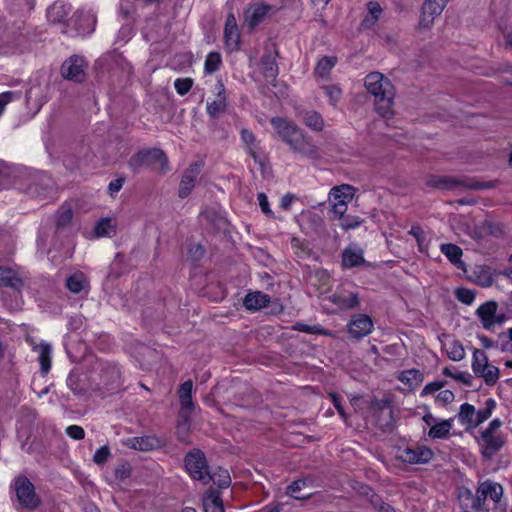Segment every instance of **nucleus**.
Wrapping results in <instances>:
<instances>
[{
    "mask_svg": "<svg viewBox=\"0 0 512 512\" xmlns=\"http://www.w3.org/2000/svg\"><path fill=\"white\" fill-rule=\"evenodd\" d=\"M365 88L375 98V109L383 118L393 116L395 90L392 82L380 72L369 73L365 77Z\"/></svg>",
    "mask_w": 512,
    "mask_h": 512,
    "instance_id": "f257e3e1",
    "label": "nucleus"
},
{
    "mask_svg": "<svg viewBox=\"0 0 512 512\" xmlns=\"http://www.w3.org/2000/svg\"><path fill=\"white\" fill-rule=\"evenodd\" d=\"M502 425L503 422L499 418H495L486 428L479 431L477 443L484 458H493L504 446L505 438L501 432Z\"/></svg>",
    "mask_w": 512,
    "mask_h": 512,
    "instance_id": "f03ea898",
    "label": "nucleus"
},
{
    "mask_svg": "<svg viewBox=\"0 0 512 512\" xmlns=\"http://www.w3.org/2000/svg\"><path fill=\"white\" fill-rule=\"evenodd\" d=\"M496 405V401L493 398L486 399L484 406L478 410L473 405L464 403L460 406L458 420L462 425L476 428L490 418Z\"/></svg>",
    "mask_w": 512,
    "mask_h": 512,
    "instance_id": "7ed1b4c3",
    "label": "nucleus"
},
{
    "mask_svg": "<svg viewBox=\"0 0 512 512\" xmlns=\"http://www.w3.org/2000/svg\"><path fill=\"white\" fill-rule=\"evenodd\" d=\"M433 457V451L424 445L398 447L396 458L407 464H426Z\"/></svg>",
    "mask_w": 512,
    "mask_h": 512,
    "instance_id": "20e7f679",
    "label": "nucleus"
},
{
    "mask_svg": "<svg viewBox=\"0 0 512 512\" xmlns=\"http://www.w3.org/2000/svg\"><path fill=\"white\" fill-rule=\"evenodd\" d=\"M17 500L21 507L35 509L40 504V499L34 491L33 484L25 477H19L15 482Z\"/></svg>",
    "mask_w": 512,
    "mask_h": 512,
    "instance_id": "39448f33",
    "label": "nucleus"
},
{
    "mask_svg": "<svg viewBox=\"0 0 512 512\" xmlns=\"http://www.w3.org/2000/svg\"><path fill=\"white\" fill-rule=\"evenodd\" d=\"M213 92L215 93V98L207 101L206 112L210 118L218 119L228 108L226 88L221 79H218L215 83Z\"/></svg>",
    "mask_w": 512,
    "mask_h": 512,
    "instance_id": "423d86ee",
    "label": "nucleus"
},
{
    "mask_svg": "<svg viewBox=\"0 0 512 512\" xmlns=\"http://www.w3.org/2000/svg\"><path fill=\"white\" fill-rule=\"evenodd\" d=\"M474 360L472 368L475 375L479 376L484 382L493 386L499 379V369L493 364L489 363L486 354H473Z\"/></svg>",
    "mask_w": 512,
    "mask_h": 512,
    "instance_id": "0eeeda50",
    "label": "nucleus"
},
{
    "mask_svg": "<svg viewBox=\"0 0 512 512\" xmlns=\"http://www.w3.org/2000/svg\"><path fill=\"white\" fill-rule=\"evenodd\" d=\"M450 0H424L421 7L419 27L430 29L434 20L439 17Z\"/></svg>",
    "mask_w": 512,
    "mask_h": 512,
    "instance_id": "6e6552de",
    "label": "nucleus"
},
{
    "mask_svg": "<svg viewBox=\"0 0 512 512\" xmlns=\"http://www.w3.org/2000/svg\"><path fill=\"white\" fill-rule=\"evenodd\" d=\"M270 122L278 137L289 147L303 132L295 123L283 117H273Z\"/></svg>",
    "mask_w": 512,
    "mask_h": 512,
    "instance_id": "1a4fd4ad",
    "label": "nucleus"
},
{
    "mask_svg": "<svg viewBox=\"0 0 512 512\" xmlns=\"http://www.w3.org/2000/svg\"><path fill=\"white\" fill-rule=\"evenodd\" d=\"M185 467L193 479L201 482L206 481L208 469L205 456L201 451L197 450L187 454Z\"/></svg>",
    "mask_w": 512,
    "mask_h": 512,
    "instance_id": "9d476101",
    "label": "nucleus"
},
{
    "mask_svg": "<svg viewBox=\"0 0 512 512\" xmlns=\"http://www.w3.org/2000/svg\"><path fill=\"white\" fill-rule=\"evenodd\" d=\"M290 150L301 158L316 160L320 158V149L313 139L304 132L289 147Z\"/></svg>",
    "mask_w": 512,
    "mask_h": 512,
    "instance_id": "9b49d317",
    "label": "nucleus"
},
{
    "mask_svg": "<svg viewBox=\"0 0 512 512\" xmlns=\"http://www.w3.org/2000/svg\"><path fill=\"white\" fill-rule=\"evenodd\" d=\"M86 67V61L82 57L72 56L62 64L61 74L67 80L83 82L86 77Z\"/></svg>",
    "mask_w": 512,
    "mask_h": 512,
    "instance_id": "f8f14e48",
    "label": "nucleus"
},
{
    "mask_svg": "<svg viewBox=\"0 0 512 512\" xmlns=\"http://www.w3.org/2000/svg\"><path fill=\"white\" fill-rule=\"evenodd\" d=\"M330 301L337 310H351L359 306V294L356 291L348 290L341 286L331 296Z\"/></svg>",
    "mask_w": 512,
    "mask_h": 512,
    "instance_id": "ddd939ff",
    "label": "nucleus"
},
{
    "mask_svg": "<svg viewBox=\"0 0 512 512\" xmlns=\"http://www.w3.org/2000/svg\"><path fill=\"white\" fill-rule=\"evenodd\" d=\"M476 492L484 501L490 499L495 505H498L503 497L504 489L500 483L487 479L479 483Z\"/></svg>",
    "mask_w": 512,
    "mask_h": 512,
    "instance_id": "4468645a",
    "label": "nucleus"
},
{
    "mask_svg": "<svg viewBox=\"0 0 512 512\" xmlns=\"http://www.w3.org/2000/svg\"><path fill=\"white\" fill-rule=\"evenodd\" d=\"M373 329V321L366 314H357L348 324L349 334L358 339L368 335Z\"/></svg>",
    "mask_w": 512,
    "mask_h": 512,
    "instance_id": "2eb2a0df",
    "label": "nucleus"
},
{
    "mask_svg": "<svg viewBox=\"0 0 512 512\" xmlns=\"http://www.w3.org/2000/svg\"><path fill=\"white\" fill-rule=\"evenodd\" d=\"M341 264L344 269L360 267L366 264L364 251L356 245H349L342 251Z\"/></svg>",
    "mask_w": 512,
    "mask_h": 512,
    "instance_id": "dca6fc26",
    "label": "nucleus"
},
{
    "mask_svg": "<svg viewBox=\"0 0 512 512\" xmlns=\"http://www.w3.org/2000/svg\"><path fill=\"white\" fill-rule=\"evenodd\" d=\"M224 41L230 51L237 50L240 43V32L233 13H229L224 27Z\"/></svg>",
    "mask_w": 512,
    "mask_h": 512,
    "instance_id": "f3484780",
    "label": "nucleus"
},
{
    "mask_svg": "<svg viewBox=\"0 0 512 512\" xmlns=\"http://www.w3.org/2000/svg\"><path fill=\"white\" fill-rule=\"evenodd\" d=\"M423 420L430 427L428 435L434 439L447 437L453 426V419L437 422L431 414L425 415Z\"/></svg>",
    "mask_w": 512,
    "mask_h": 512,
    "instance_id": "a211bd4d",
    "label": "nucleus"
},
{
    "mask_svg": "<svg viewBox=\"0 0 512 512\" xmlns=\"http://www.w3.org/2000/svg\"><path fill=\"white\" fill-rule=\"evenodd\" d=\"M273 10L271 5L257 3L250 5L244 12V19L250 29L255 28L265 16Z\"/></svg>",
    "mask_w": 512,
    "mask_h": 512,
    "instance_id": "6ab92c4d",
    "label": "nucleus"
},
{
    "mask_svg": "<svg viewBox=\"0 0 512 512\" xmlns=\"http://www.w3.org/2000/svg\"><path fill=\"white\" fill-rule=\"evenodd\" d=\"M460 505L462 512H488L485 507V501L476 492L473 494L466 490L460 494Z\"/></svg>",
    "mask_w": 512,
    "mask_h": 512,
    "instance_id": "aec40b11",
    "label": "nucleus"
},
{
    "mask_svg": "<svg viewBox=\"0 0 512 512\" xmlns=\"http://www.w3.org/2000/svg\"><path fill=\"white\" fill-rule=\"evenodd\" d=\"M498 310V304L496 301H487L480 305L475 314L480 319L481 325L486 330L493 329V320L495 318L496 312Z\"/></svg>",
    "mask_w": 512,
    "mask_h": 512,
    "instance_id": "412c9836",
    "label": "nucleus"
},
{
    "mask_svg": "<svg viewBox=\"0 0 512 512\" xmlns=\"http://www.w3.org/2000/svg\"><path fill=\"white\" fill-rule=\"evenodd\" d=\"M66 288L73 294L84 293L87 295L90 290V283L83 272H75L66 279Z\"/></svg>",
    "mask_w": 512,
    "mask_h": 512,
    "instance_id": "4be33fe9",
    "label": "nucleus"
},
{
    "mask_svg": "<svg viewBox=\"0 0 512 512\" xmlns=\"http://www.w3.org/2000/svg\"><path fill=\"white\" fill-rule=\"evenodd\" d=\"M426 184L441 190H455L465 186L461 179L451 176H429Z\"/></svg>",
    "mask_w": 512,
    "mask_h": 512,
    "instance_id": "5701e85b",
    "label": "nucleus"
},
{
    "mask_svg": "<svg viewBox=\"0 0 512 512\" xmlns=\"http://www.w3.org/2000/svg\"><path fill=\"white\" fill-rule=\"evenodd\" d=\"M199 173L200 166L197 163L190 165V167L184 172L179 186V196L181 198H185L190 194Z\"/></svg>",
    "mask_w": 512,
    "mask_h": 512,
    "instance_id": "b1692460",
    "label": "nucleus"
},
{
    "mask_svg": "<svg viewBox=\"0 0 512 512\" xmlns=\"http://www.w3.org/2000/svg\"><path fill=\"white\" fill-rule=\"evenodd\" d=\"M96 25V16L90 11H78L75 14V26L77 31L82 34H90L94 31Z\"/></svg>",
    "mask_w": 512,
    "mask_h": 512,
    "instance_id": "393cba45",
    "label": "nucleus"
},
{
    "mask_svg": "<svg viewBox=\"0 0 512 512\" xmlns=\"http://www.w3.org/2000/svg\"><path fill=\"white\" fill-rule=\"evenodd\" d=\"M270 302L269 295L256 291L248 293L244 300L243 305L247 310H260L266 307Z\"/></svg>",
    "mask_w": 512,
    "mask_h": 512,
    "instance_id": "a878e982",
    "label": "nucleus"
},
{
    "mask_svg": "<svg viewBox=\"0 0 512 512\" xmlns=\"http://www.w3.org/2000/svg\"><path fill=\"white\" fill-rule=\"evenodd\" d=\"M69 11V6L61 1H56L47 9V19L53 24L63 23Z\"/></svg>",
    "mask_w": 512,
    "mask_h": 512,
    "instance_id": "bb28decb",
    "label": "nucleus"
},
{
    "mask_svg": "<svg viewBox=\"0 0 512 512\" xmlns=\"http://www.w3.org/2000/svg\"><path fill=\"white\" fill-rule=\"evenodd\" d=\"M354 192V187L348 184H343L331 189L329 199L331 202L337 201L342 203H349L354 197Z\"/></svg>",
    "mask_w": 512,
    "mask_h": 512,
    "instance_id": "cd10ccee",
    "label": "nucleus"
},
{
    "mask_svg": "<svg viewBox=\"0 0 512 512\" xmlns=\"http://www.w3.org/2000/svg\"><path fill=\"white\" fill-rule=\"evenodd\" d=\"M210 481L219 488H227L231 484V478L228 471L221 467L216 468L212 472L207 471V478L203 483L208 484Z\"/></svg>",
    "mask_w": 512,
    "mask_h": 512,
    "instance_id": "c85d7f7f",
    "label": "nucleus"
},
{
    "mask_svg": "<svg viewBox=\"0 0 512 512\" xmlns=\"http://www.w3.org/2000/svg\"><path fill=\"white\" fill-rule=\"evenodd\" d=\"M440 251L449 259V261L458 268L464 267V262L461 260L462 249L452 243L441 244Z\"/></svg>",
    "mask_w": 512,
    "mask_h": 512,
    "instance_id": "c756f323",
    "label": "nucleus"
},
{
    "mask_svg": "<svg viewBox=\"0 0 512 512\" xmlns=\"http://www.w3.org/2000/svg\"><path fill=\"white\" fill-rule=\"evenodd\" d=\"M205 512H224L223 502L218 492L210 490L203 497Z\"/></svg>",
    "mask_w": 512,
    "mask_h": 512,
    "instance_id": "7c9ffc66",
    "label": "nucleus"
},
{
    "mask_svg": "<svg viewBox=\"0 0 512 512\" xmlns=\"http://www.w3.org/2000/svg\"><path fill=\"white\" fill-rule=\"evenodd\" d=\"M128 446L140 451H149L156 448L159 444L158 440L151 436H141L130 438L127 442Z\"/></svg>",
    "mask_w": 512,
    "mask_h": 512,
    "instance_id": "2f4dec72",
    "label": "nucleus"
},
{
    "mask_svg": "<svg viewBox=\"0 0 512 512\" xmlns=\"http://www.w3.org/2000/svg\"><path fill=\"white\" fill-rule=\"evenodd\" d=\"M0 286L19 290L23 286V282L13 270L0 266Z\"/></svg>",
    "mask_w": 512,
    "mask_h": 512,
    "instance_id": "473e14b6",
    "label": "nucleus"
},
{
    "mask_svg": "<svg viewBox=\"0 0 512 512\" xmlns=\"http://www.w3.org/2000/svg\"><path fill=\"white\" fill-rule=\"evenodd\" d=\"M149 165L159 169L162 172L169 170L168 158L161 149L153 148L148 150Z\"/></svg>",
    "mask_w": 512,
    "mask_h": 512,
    "instance_id": "72a5a7b5",
    "label": "nucleus"
},
{
    "mask_svg": "<svg viewBox=\"0 0 512 512\" xmlns=\"http://www.w3.org/2000/svg\"><path fill=\"white\" fill-rule=\"evenodd\" d=\"M303 123L314 131H322L324 128V119L315 110H308L302 113Z\"/></svg>",
    "mask_w": 512,
    "mask_h": 512,
    "instance_id": "f704fd0d",
    "label": "nucleus"
},
{
    "mask_svg": "<svg viewBox=\"0 0 512 512\" xmlns=\"http://www.w3.org/2000/svg\"><path fill=\"white\" fill-rule=\"evenodd\" d=\"M192 389L193 383L190 380L184 382L179 388L178 396L182 410H191L193 408Z\"/></svg>",
    "mask_w": 512,
    "mask_h": 512,
    "instance_id": "c9c22d12",
    "label": "nucleus"
},
{
    "mask_svg": "<svg viewBox=\"0 0 512 512\" xmlns=\"http://www.w3.org/2000/svg\"><path fill=\"white\" fill-rule=\"evenodd\" d=\"M261 70L265 78L274 80L278 74V66L275 58L269 54L261 59Z\"/></svg>",
    "mask_w": 512,
    "mask_h": 512,
    "instance_id": "e433bc0d",
    "label": "nucleus"
},
{
    "mask_svg": "<svg viewBox=\"0 0 512 512\" xmlns=\"http://www.w3.org/2000/svg\"><path fill=\"white\" fill-rule=\"evenodd\" d=\"M97 237H112L116 234V225L111 218L101 219L95 226Z\"/></svg>",
    "mask_w": 512,
    "mask_h": 512,
    "instance_id": "4c0bfd02",
    "label": "nucleus"
},
{
    "mask_svg": "<svg viewBox=\"0 0 512 512\" xmlns=\"http://www.w3.org/2000/svg\"><path fill=\"white\" fill-rule=\"evenodd\" d=\"M367 9H368V14L363 19L362 26H364L365 28H370L379 19L380 15L382 13V8H381L380 4L377 2H369L367 5Z\"/></svg>",
    "mask_w": 512,
    "mask_h": 512,
    "instance_id": "58836bf2",
    "label": "nucleus"
},
{
    "mask_svg": "<svg viewBox=\"0 0 512 512\" xmlns=\"http://www.w3.org/2000/svg\"><path fill=\"white\" fill-rule=\"evenodd\" d=\"M337 62V58L334 56H325L319 59L316 67H315V74L320 77L327 76L331 69L335 66Z\"/></svg>",
    "mask_w": 512,
    "mask_h": 512,
    "instance_id": "ea45409f",
    "label": "nucleus"
},
{
    "mask_svg": "<svg viewBox=\"0 0 512 512\" xmlns=\"http://www.w3.org/2000/svg\"><path fill=\"white\" fill-rule=\"evenodd\" d=\"M399 380L409 387H414L423 381V374L417 369H410L401 372Z\"/></svg>",
    "mask_w": 512,
    "mask_h": 512,
    "instance_id": "a19ab883",
    "label": "nucleus"
},
{
    "mask_svg": "<svg viewBox=\"0 0 512 512\" xmlns=\"http://www.w3.org/2000/svg\"><path fill=\"white\" fill-rule=\"evenodd\" d=\"M221 63V55L218 52H210L206 56L204 70L207 74H212L219 69Z\"/></svg>",
    "mask_w": 512,
    "mask_h": 512,
    "instance_id": "79ce46f5",
    "label": "nucleus"
},
{
    "mask_svg": "<svg viewBox=\"0 0 512 512\" xmlns=\"http://www.w3.org/2000/svg\"><path fill=\"white\" fill-rule=\"evenodd\" d=\"M325 96L329 99L332 106H336L342 98V90L339 86L330 84L322 87Z\"/></svg>",
    "mask_w": 512,
    "mask_h": 512,
    "instance_id": "37998d69",
    "label": "nucleus"
},
{
    "mask_svg": "<svg viewBox=\"0 0 512 512\" xmlns=\"http://www.w3.org/2000/svg\"><path fill=\"white\" fill-rule=\"evenodd\" d=\"M27 342L30 344L32 350H34L35 352L46 353L50 352L52 349V346L49 342L35 336L28 335Z\"/></svg>",
    "mask_w": 512,
    "mask_h": 512,
    "instance_id": "c03bdc74",
    "label": "nucleus"
},
{
    "mask_svg": "<svg viewBox=\"0 0 512 512\" xmlns=\"http://www.w3.org/2000/svg\"><path fill=\"white\" fill-rule=\"evenodd\" d=\"M129 165L134 172H137L140 167L149 166L148 150L134 155L131 158Z\"/></svg>",
    "mask_w": 512,
    "mask_h": 512,
    "instance_id": "a18cd8bd",
    "label": "nucleus"
},
{
    "mask_svg": "<svg viewBox=\"0 0 512 512\" xmlns=\"http://www.w3.org/2000/svg\"><path fill=\"white\" fill-rule=\"evenodd\" d=\"M73 212L71 208L62 206L56 213V225L65 227L72 220Z\"/></svg>",
    "mask_w": 512,
    "mask_h": 512,
    "instance_id": "49530a36",
    "label": "nucleus"
},
{
    "mask_svg": "<svg viewBox=\"0 0 512 512\" xmlns=\"http://www.w3.org/2000/svg\"><path fill=\"white\" fill-rule=\"evenodd\" d=\"M443 373L461 383L469 384L471 375L468 372L458 371L455 368H444Z\"/></svg>",
    "mask_w": 512,
    "mask_h": 512,
    "instance_id": "de8ad7c7",
    "label": "nucleus"
},
{
    "mask_svg": "<svg viewBox=\"0 0 512 512\" xmlns=\"http://www.w3.org/2000/svg\"><path fill=\"white\" fill-rule=\"evenodd\" d=\"M241 137H242V140L245 142V144L248 146V153L255 159L257 160V155H256V151H255V136L253 135V133L247 129H243L241 131Z\"/></svg>",
    "mask_w": 512,
    "mask_h": 512,
    "instance_id": "09e8293b",
    "label": "nucleus"
},
{
    "mask_svg": "<svg viewBox=\"0 0 512 512\" xmlns=\"http://www.w3.org/2000/svg\"><path fill=\"white\" fill-rule=\"evenodd\" d=\"M193 86L192 78H177L174 82V87L178 94L185 95L187 94Z\"/></svg>",
    "mask_w": 512,
    "mask_h": 512,
    "instance_id": "8fccbe9b",
    "label": "nucleus"
},
{
    "mask_svg": "<svg viewBox=\"0 0 512 512\" xmlns=\"http://www.w3.org/2000/svg\"><path fill=\"white\" fill-rule=\"evenodd\" d=\"M307 484L306 480H296L293 483H291L287 488V494L294 497L297 500L300 499H306L309 496H299L298 493L301 491L303 487H305Z\"/></svg>",
    "mask_w": 512,
    "mask_h": 512,
    "instance_id": "3c124183",
    "label": "nucleus"
},
{
    "mask_svg": "<svg viewBox=\"0 0 512 512\" xmlns=\"http://www.w3.org/2000/svg\"><path fill=\"white\" fill-rule=\"evenodd\" d=\"M21 93L18 91H5L0 94V116L3 114L5 107L13 100L19 99Z\"/></svg>",
    "mask_w": 512,
    "mask_h": 512,
    "instance_id": "603ef678",
    "label": "nucleus"
},
{
    "mask_svg": "<svg viewBox=\"0 0 512 512\" xmlns=\"http://www.w3.org/2000/svg\"><path fill=\"white\" fill-rule=\"evenodd\" d=\"M111 456L110 448L107 445L101 446L93 455V462L97 465H103Z\"/></svg>",
    "mask_w": 512,
    "mask_h": 512,
    "instance_id": "864d4df0",
    "label": "nucleus"
},
{
    "mask_svg": "<svg viewBox=\"0 0 512 512\" xmlns=\"http://www.w3.org/2000/svg\"><path fill=\"white\" fill-rule=\"evenodd\" d=\"M456 298L460 302L470 305L475 299V292L468 288H458L456 290Z\"/></svg>",
    "mask_w": 512,
    "mask_h": 512,
    "instance_id": "5fc2aeb1",
    "label": "nucleus"
},
{
    "mask_svg": "<svg viewBox=\"0 0 512 512\" xmlns=\"http://www.w3.org/2000/svg\"><path fill=\"white\" fill-rule=\"evenodd\" d=\"M340 221H341L340 226L344 230L355 229L362 223V221L360 220V218L358 216H351V215H348V216L344 215L343 218L340 219Z\"/></svg>",
    "mask_w": 512,
    "mask_h": 512,
    "instance_id": "6e6d98bb",
    "label": "nucleus"
},
{
    "mask_svg": "<svg viewBox=\"0 0 512 512\" xmlns=\"http://www.w3.org/2000/svg\"><path fill=\"white\" fill-rule=\"evenodd\" d=\"M347 204L348 203H342L337 201L332 202L331 214L333 215L334 219L340 220L341 218H343L347 211Z\"/></svg>",
    "mask_w": 512,
    "mask_h": 512,
    "instance_id": "4d7b16f0",
    "label": "nucleus"
},
{
    "mask_svg": "<svg viewBox=\"0 0 512 512\" xmlns=\"http://www.w3.org/2000/svg\"><path fill=\"white\" fill-rule=\"evenodd\" d=\"M66 434L74 440H82L85 437V431L79 425L68 426L66 428Z\"/></svg>",
    "mask_w": 512,
    "mask_h": 512,
    "instance_id": "13d9d810",
    "label": "nucleus"
},
{
    "mask_svg": "<svg viewBox=\"0 0 512 512\" xmlns=\"http://www.w3.org/2000/svg\"><path fill=\"white\" fill-rule=\"evenodd\" d=\"M188 255L193 261H198L203 257L204 249L200 244L192 243L188 247Z\"/></svg>",
    "mask_w": 512,
    "mask_h": 512,
    "instance_id": "bf43d9fd",
    "label": "nucleus"
},
{
    "mask_svg": "<svg viewBox=\"0 0 512 512\" xmlns=\"http://www.w3.org/2000/svg\"><path fill=\"white\" fill-rule=\"evenodd\" d=\"M409 234L416 239L419 249L423 251V245L425 242V234L423 229L420 226H412V228L409 231Z\"/></svg>",
    "mask_w": 512,
    "mask_h": 512,
    "instance_id": "052dcab7",
    "label": "nucleus"
},
{
    "mask_svg": "<svg viewBox=\"0 0 512 512\" xmlns=\"http://www.w3.org/2000/svg\"><path fill=\"white\" fill-rule=\"evenodd\" d=\"M131 474V466L128 463L120 464L115 470V476L117 479L124 480Z\"/></svg>",
    "mask_w": 512,
    "mask_h": 512,
    "instance_id": "680f3d73",
    "label": "nucleus"
},
{
    "mask_svg": "<svg viewBox=\"0 0 512 512\" xmlns=\"http://www.w3.org/2000/svg\"><path fill=\"white\" fill-rule=\"evenodd\" d=\"M328 397L331 400V402L334 404V406L337 409V411L340 414V416L344 420H346V414H345V412L343 410V407L341 405L340 397L337 394H335V393H329Z\"/></svg>",
    "mask_w": 512,
    "mask_h": 512,
    "instance_id": "e2e57ef3",
    "label": "nucleus"
},
{
    "mask_svg": "<svg viewBox=\"0 0 512 512\" xmlns=\"http://www.w3.org/2000/svg\"><path fill=\"white\" fill-rule=\"evenodd\" d=\"M454 399V394L450 390H441L436 396V400L439 403H450Z\"/></svg>",
    "mask_w": 512,
    "mask_h": 512,
    "instance_id": "0e129e2a",
    "label": "nucleus"
},
{
    "mask_svg": "<svg viewBox=\"0 0 512 512\" xmlns=\"http://www.w3.org/2000/svg\"><path fill=\"white\" fill-rule=\"evenodd\" d=\"M258 202L262 212L266 215H271L272 211L269 207L268 198L264 193L258 194Z\"/></svg>",
    "mask_w": 512,
    "mask_h": 512,
    "instance_id": "69168bd1",
    "label": "nucleus"
},
{
    "mask_svg": "<svg viewBox=\"0 0 512 512\" xmlns=\"http://www.w3.org/2000/svg\"><path fill=\"white\" fill-rule=\"evenodd\" d=\"M39 362L42 373L44 375L47 374L51 368V359L49 357V354H40Z\"/></svg>",
    "mask_w": 512,
    "mask_h": 512,
    "instance_id": "338daca9",
    "label": "nucleus"
},
{
    "mask_svg": "<svg viewBox=\"0 0 512 512\" xmlns=\"http://www.w3.org/2000/svg\"><path fill=\"white\" fill-rule=\"evenodd\" d=\"M442 388V384L440 382H432L428 383L422 390L421 395L433 394L437 391H440Z\"/></svg>",
    "mask_w": 512,
    "mask_h": 512,
    "instance_id": "774afa93",
    "label": "nucleus"
}]
</instances>
